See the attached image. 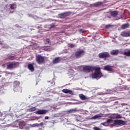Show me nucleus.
Here are the masks:
<instances>
[{"label":"nucleus","instance_id":"5701e85b","mask_svg":"<svg viewBox=\"0 0 130 130\" xmlns=\"http://www.w3.org/2000/svg\"><path fill=\"white\" fill-rule=\"evenodd\" d=\"M42 49L45 51H48L50 48L49 46H44L42 47Z\"/></svg>","mask_w":130,"mask_h":130},{"label":"nucleus","instance_id":"2f4dec72","mask_svg":"<svg viewBox=\"0 0 130 130\" xmlns=\"http://www.w3.org/2000/svg\"><path fill=\"white\" fill-rule=\"evenodd\" d=\"M68 45H69V47H70L71 48H74L75 47V45L73 44H68Z\"/></svg>","mask_w":130,"mask_h":130},{"label":"nucleus","instance_id":"423d86ee","mask_svg":"<svg viewBox=\"0 0 130 130\" xmlns=\"http://www.w3.org/2000/svg\"><path fill=\"white\" fill-rule=\"evenodd\" d=\"M85 52L84 50H81L76 51L75 53V56L76 58H80L83 55V54H85Z\"/></svg>","mask_w":130,"mask_h":130},{"label":"nucleus","instance_id":"4be33fe9","mask_svg":"<svg viewBox=\"0 0 130 130\" xmlns=\"http://www.w3.org/2000/svg\"><path fill=\"white\" fill-rule=\"evenodd\" d=\"M17 8V5L15 4H10V9L11 10H14Z\"/></svg>","mask_w":130,"mask_h":130},{"label":"nucleus","instance_id":"c03bdc74","mask_svg":"<svg viewBox=\"0 0 130 130\" xmlns=\"http://www.w3.org/2000/svg\"><path fill=\"white\" fill-rule=\"evenodd\" d=\"M2 77V75H0V77Z\"/></svg>","mask_w":130,"mask_h":130},{"label":"nucleus","instance_id":"f3484780","mask_svg":"<svg viewBox=\"0 0 130 130\" xmlns=\"http://www.w3.org/2000/svg\"><path fill=\"white\" fill-rule=\"evenodd\" d=\"M28 69L31 72H33L35 70L34 66L31 63L28 64Z\"/></svg>","mask_w":130,"mask_h":130},{"label":"nucleus","instance_id":"2eb2a0df","mask_svg":"<svg viewBox=\"0 0 130 130\" xmlns=\"http://www.w3.org/2000/svg\"><path fill=\"white\" fill-rule=\"evenodd\" d=\"M60 61V57H57L56 58H55L53 61H52V62L54 63V64H57L58 63V62H59Z\"/></svg>","mask_w":130,"mask_h":130},{"label":"nucleus","instance_id":"f03ea898","mask_svg":"<svg viewBox=\"0 0 130 130\" xmlns=\"http://www.w3.org/2000/svg\"><path fill=\"white\" fill-rule=\"evenodd\" d=\"M18 62H12L7 63V70H11L18 68Z\"/></svg>","mask_w":130,"mask_h":130},{"label":"nucleus","instance_id":"6e6552de","mask_svg":"<svg viewBox=\"0 0 130 130\" xmlns=\"http://www.w3.org/2000/svg\"><path fill=\"white\" fill-rule=\"evenodd\" d=\"M70 15V12H64L59 15V18L61 19H65L67 17L69 16Z\"/></svg>","mask_w":130,"mask_h":130},{"label":"nucleus","instance_id":"1a4fd4ad","mask_svg":"<svg viewBox=\"0 0 130 130\" xmlns=\"http://www.w3.org/2000/svg\"><path fill=\"white\" fill-rule=\"evenodd\" d=\"M48 112L47 110H39L38 111L35 112L36 114L43 115L46 114Z\"/></svg>","mask_w":130,"mask_h":130},{"label":"nucleus","instance_id":"aec40b11","mask_svg":"<svg viewBox=\"0 0 130 130\" xmlns=\"http://www.w3.org/2000/svg\"><path fill=\"white\" fill-rule=\"evenodd\" d=\"M79 97L81 100H86L88 99V98H87L85 95H84L83 94H80Z\"/></svg>","mask_w":130,"mask_h":130},{"label":"nucleus","instance_id":"4c0bfd02","mask_svg":"<svg viewBox=\"0 0 130 130\" xmlns=\"http://www.w3.org/2000/svg\"><path fill=\"white\" fill-rule=\"evenodd\" d=\"M54 27H55V25H51V28H54Z\"/></svg>","mask_w":130,"mask_h":130},{"label":"nucleus","instance_id":"0eeeda50","mask_svg":"<svg viewBox=\"0 0 130 130\" xmlns=\"http://www.w3.org/2000/svg\"><path fill=\"white\" fill-rule=\"evenodd\" d=\"M36 61L38 64H41V63H43L44 62H45V58L44 56L39 55L37 56Z\"/></svg>","mask_w":130,"mask_h":130},{"label":"nucleus","instance_id":"e433bc0d","mask_svg":"<svg viewBox=\"0 0 130 130\" xmlns=\"http://www.w3.org/2000/svg\"><path fill=\"white\" fill-rule=\"evenodd\" d=\"M79 31L81 32V33H83L84 32H85V30H84L82 29H80V30H79Z\"/></svg>","mask_w":130,"mask_h":130},{"label":"nucleus","instance_id":"7ed1b4c3","mask_svg":"<svg viewBox=\"0 0 130 130\" xmlns=\"http://www.w3.org/2000/svg\"><path fill=\"white\" fill-rule=\"evenodd\" d=\"M127 121L121 119H115L114 120L113 124L114 125H126Z\"/></svg>","mask_w":130,"mask_h":130},{"label":"nucleus","instance_id":"37998d69","mask_svg":"<svg viewBox=\"0 0 130 130\" xmlns=\"http://www.w3.org/2000/svg\"><path fill=\"white\" fill-rule=\"evenodd\" d=\"M14 12V11L12 12L11 13H13Z\"/></svg>","mask_w":130,"mask_h":130},{"label":"nucleus","instance_id":"4468645a","mask_svg":"<svg viewBox=\"0 0 130 130\" xmlns=\"http://www.w3.org/2000/svg\"><path fill=\"white\" fill-rule=\"evenodd\" d=\"M121 36H123L124 37H127L130 36V32H127L125 31H122L121 33Z\"/></svg>","mask_w":130,"mask_h":130},{"label":"nucleus","instance_id":"c756f323","mask_svg":"<svg viewBox=\"0 0 130 130\" xmlns=\"http://www.w3.org/2000/svg\"><path fill=\"white\" fill-rule=\"evenodd\" d=\"M75 112V110L74 109H72L68 111V113L70 114L74 113Z\"/></svg>","mask_w":130,"mask_h":130},{"label":"nucleus","instance_id":"39448f33","mask_svg":"<svg viewBox=\"0 0 130 130\" xmlns=\"http://www.w3.org/2000/svg\"><path fill=\"white\" fill-rule=\"evenodd\" d=\"M95 69V67H93V66H84L83 68V70H84V71H85V72L87 73H90V72L93 71Z\"/></svg>","mask_w":130,"mask_h":130},{"label":"nucleus","instance_id":"dca6fc26","mask_svg":"<svg viewBox=\"0 0 130 130\" xmlns=\"http://www.w3.org/2000/svg\"><path fill=\"white\" fill-rule=\"evenodd\" d=\"M119 53V50H113L112 51L110 52V54L112 55H117Z\"/></svg>","mask_w":130,"mask_h":130},{"label":"nucleus","instance_id":"cd10ccee","mask_svg":"<svg viewBox=\"0 0 130 130\" xmlns=\"http://www.w3.org/2000/svg\"><path fill=\"white\" fill-rule=\"evenodd\" d=\"M20 82L19 81H15L14 86H19Z\"/></svg>","mask_w":130,"mask_h":130},{"label":"nucleus","instance_id":"c85d7f7f","mask_svg":"<svg viewBox=\"0 0 130 130\" xmlns=\"http://www.w3.org/2000/svg\"><path fill=\"white\" fill-rule=\"evenodd\" d=\"M109 124L108 122H107L106 121L104 123H101L102 125H104L105 126H108L109 125Z\"/></svg>","mask_w":130,"mask_h":130},{"label":"nucleus","instance_id":"6ab92c4d","mask_svg":"<svg viewBox=\"0 0 130 130\" xmlns=\"http://www.w3.org/2000/svg\"><path fill=\"white\" fill-rule=\"evenodd\" d=\"M26 125V123L23 121L19 123V128L22 129L24 126Z\"/></svg>","mask_w":130,"mask_h":130},{"label":"nucleus","instance_id":"72a5a7b5","mask_svg":"<svg viewBox=\"0 0 130 130\" xmlns=\"http://www.w3.org/2000/svg\"><path fill=\"white\" fill-rule=\"evenodd\" d=\"M121 118H122V117H121V116H120V115H117V116H116V119H120Z\"/></svg>","mask_w":130,"mask_h":130},{"label":"nucleus","instance_id":"a211bd4d","mask_svg":"<svg viewBox=\"0 0 130 130\" xmlns=\"http://www.w3.org/2000/svg\"><path fill=\"white\" fill-rule=\"evenodd\" d=\"M15 57H16V55H13V56H12V55H8V58H7V59H6V60L9 59V60H14V59H16Z\"/></svg>","mask_w":130,"mask_h":130},{"label":"nucleus","instance_id":"473e14b6","mask_svg":"<svg viewBox=\"0 0 130 130\" xmlns=\"http://www.w3.org/2000/svg\"><path fill=\"white\" fill-rule=\"evenodd\" d=\"M42 26L41 25H38L36 26L37 29H41L42 28Z\"/></svg>","mask_w":130,"mask_h":130},{"label":"nucleus","instance_id":"a19ab883","mask_svg":"<svg viewBox=\"0 0 130 130\" xmlns=\"http://www.w3.org/2000/svg\"><path fill=\"white\" fill-rule=\"evenodd\" d=\"M2 44H3V43L2 42V41L0 40V45H2Z\"/></svg>","mask_w":130,"mask_h":130},{"label":"nucleus","instance_id":"bb28decb","mask_svg":"<svg viewBox=\"0 0 130 130\" xmlns=\"http://www.w3.org/2000/svg\"><path fill=\"white\" fill-rule=\"evenodd\" d=\"M112 121H114L112 119H108L106 121L107 123H108L109 124L111 123Z\"/></svg>","mask_w":130,"mask_h":130},{"label":"nucleus","instance_id":"a878e982","mask_svg":"<svg viewBox=\"0 0 130 130\" xmlns=\"http://www.w3.org/2000/svg\"><path fill=\"white\" fill-rule=\"evenodd\" d=\"M100 117H102V116L100 115H96L95 116H93L92 118V119H98V118H100Z\"/></svg>","mask_w":130,"mask_h":130},{"label":"nucleus","instance_id":"79ce46f5","mask_svg":"<svg viewBox=\"0 0 130 130\" xmlns=\"http://www.w3.org/2000/svg\"><path fill=\"white\" fill-rule=\"evenodd\" d=\"M3 67H5V64H3Z\"/></svg>","mask_w":130,"mask_h":130},{"label":"nucleus","instance_id":"ea45409f","mask_svg":"<svg viewBox=\"0 0 130 130\" xmlns=\"http://www.w3.org/2000/svg\"><path fill=\"white\" fill-rule=\"evenodd\" d=\"M40 125L41 126L44 125V123L43 122L40 123Z\"/></svg>","mask_w":130,"mask_h":130},{"label":"nucleus","instance_id":"20e7f679","mask_svg":"<svg viewBox=\"0 0 130 130\" xmlns=\"http://www.w3.org/2000/svg\"><path fill=\"white\" fill-rule=\"evenodd\" d=\"M100 58H111V55L108 52H101L99 54Z\"/></svg>","mask_w":130,"mask_h":130},{"label":"nucleus","instance_id":"ddd939ff","mask_svg":"<svg viewBox=\"0 0 130 130\" xmlns=\"http://www.w3.org/2000/svg\"><path fill=\"white\" fill-rule=\"evenodd\" d=\"M13 90H14L15 92H22V90L21 87H20V86H14Z\"/></svg>","mask_w":130,"mask_h":130},{"label":"nucleus","instance_id":"b1692460","mask_svg":"<svg viewBox=\"0 0 130 130\" xmlns=\"http://www.w3.org/2000/svg\"><path fill=\"white\" fill-rule=\"evenodd\" d=\"M102 2H97V3H95L94 5L96 7H100V6H101L102 5Z\"/></svg>","mask_w":130,"mask_h":130},{"label":"nucleus","instance_id":"c9c22d12","mask_svg":"<svg viewBox=\"0 0 130 130\" xmlns=\"http://www.w3.org/2000/svg\"><path fill=\"white\" fill-rule=\"evenodd\" d=\"M93 129H94V130H101L100 128L99 127H94L93 128Z\"/></svg>","mask_w":130,"mask_h":130},{"label":"nucleus","instance_id":"9d476101","mask_svg":"<svg viewBox=\"0 0 130 130\" xmlns=\"http://www.w3.org/2000/svg\"><path fill=\"white\" fill-rule=\"evenodd\" d=\"M112 68H113L112 66L107 65L104 67V70L108 72H112L113 71Z\"/></svg>","mask_w":130,"mask_h":130},{"label":"nucleus","instance_id":"412c9836","mask_svg":"<svg viewBox=\"0 0 130 130\" xmlns=\"http://www.w3.org/2000/svg\"><path fill=\"white\" fill-rule=\"evenodd\" d=\"M129 23H125L122 25V29H127L129 27Z\"/></svg>","mask_w":130,"mask_h":130},{"label":"nucleus","instance_id":"58836bf2","mask_svg":"<svg viewBox=\"0 0 130 130\" xmlns=\"http://www.w3.org/2000/svg\"><path fill=\"white\" fill-rule=\"evenodd\" d=\"M45 120H48V119H49V117H48V116H45Z\"/></svg>","mask_w":130,"mask_h":130},{"label":"nucleus","instance_id":"7c9ffc66","mask_svg":"<svg viewBox=\"0 0 130 130\" xmlns=\"http://www.w3.org/2000/svg\"><path fill=\"white\" fill-rule=\"evenodd\" d=\"M12 73L9 72H8V71H6L5 72V76H7L8 75H10V74H12Z\"/></svg>","mask_w":130,"mask_h":130},{"label":"nucleus","instance_id":"f257e3e1","mask_svg":"<svg viewBox=\"0 0 130 130\" xmlns=\"http://www.w3.org/2000/svg\"><path fill=\"white\" fill-rule=\"evenodd\" d=\"M94 70V73L92 74V77L93 79H100L103 77L101 69L100 67L96 68Z\"/></svg>","mask_w":130,"mask_h":130},{"label":"nucleus","instance_id":"393cba45","mask_svg":"<svg viewBox=\"0 0 130 130\" xmlns=\"http://www.w3.org/2000/svg\"><path fill=\"white\" fill-rule=\"evenodd\" d=\"M36 110V107H32V108H30L28 109V111L29 112H34Z\"/></svg>","mask_w":130,"mask_h":130},{"label":"nucleus","instance_id":"f704fd0d","mask_svg":"<svg viewBox=\"0 0 130 130\" xmlns=\"http://www.w3.org/2000/svg\"><path fill=\"white\" fill-rule=\"evenodd\" d=\"M46 42L48 43H50L51 42V41L49 39H46Z\"/></svg>","mask_w":130,"mask_h":130},{"label":"nucleus","instance_id":"f8f14e48","mask_svg":"<svg viewBox=\"0 0 130 130\" xmlns=\"http://www.w3.org/2000/svg\"><path fill=\"white\" fill-rule=\"evenodd\" d=\"M111 16L115 18L117 15H118V11H114L110 12Z\"/></svg>","mask_w":130,"mask_h":130},{"label":"nucleus","instance_id":"9b49d317","mask_svg":"<svg viewBox=\"0 0 130 130\" xmlns=\"http://www.w3.org/2000/svg\"><path fill=\"white\" fill-rule=\"evenodd\" d=\"M62 92H63L64 93L70 94H73V91L72 90L68 89H64L62 90Z\"/></svg>","mask_w":130,"mask_h":130}]
</instances>
